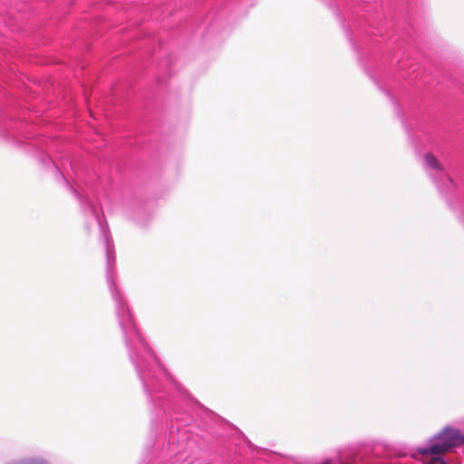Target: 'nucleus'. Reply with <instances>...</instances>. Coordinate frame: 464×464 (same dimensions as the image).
Listing matches in <instances>:
<instances>
[{
    "mask_svg": "<svg viewBox=\"0 0 464 464\" xmlns=\"http://www.w3.org/2000/svg\"><path fill=\"white\" fill-rule=\"evenodd\" d=\"M439 438L450 450L464 445V433L461 434L458 429L445 428L439 435Z\"/></svg>",
    "mask_w": 464,
    "mask_h": 464,
    "instance_id": "1",
    "label": "nucleus"
},
{
    "mask_svg": "<svg viewBox=\"0 0 464 464\" xmlns=\"http://www.w3.org/2000/svg\"><path fill=\"white\" fill-rule=\"evenodd\" d=\"M450 450V449L445 445V443L442 441L440 444H434L430 446V448L426 449H420L419 452L425 456V455H443L447 453Z\"/></svg>",
    "mask_w": 464,
    "mask_h": 464,
    "instance_id": "2",
    "label": "nucleus"
},
{
    "mask_svg": "<svg viewBox=\"0 0 464 464\" xmlns=\"http://www.w3.org/2000/svg\"><path fill=\"white\" fill-rule=\"evenodd\" d=\"M424 160L426 165L434 170L443 171L444 168L442 164L438 160L435 155L431 152H428L424 155Z\"/></svg>",
    "mask_w": 464,
    "mask_h": 464,
    "instance_id": "3",
    "label": "nucleus"
},
{
    "mask_svg": "<svg viewBox=\"0 0 464 464\" xmlns=\"http://www.w3.org/2000/svg\"><path fill=\"white\" fill-rule=\"evenodd\" d=\"M19 464H48V463L45 460L41 459H25V460L20 462Z\"/></svg>",
    "mask_w": 464,
    "mask_h": 464,
    "instance_id": "4",
    "label": "nucleus"
},
{
    "mask_svg": "<svg viewBox=\"0 0 464 464\" xmlns=\"http://www.w3.org/2000/svg\"><path fill=\"white\" fill-rule=\"evenodd\" d=\"M427 464H447L440 457H434Z\"/></svg>",
    "mask_w": 464,
    "mask_h": 464,
    "instance_id": "5",
    "label": "nucleus"
}]
</instances>
